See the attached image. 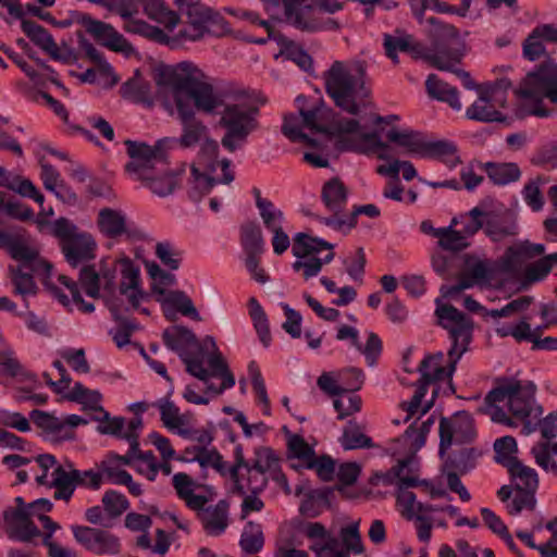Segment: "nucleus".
<instances>
[{
  "label": "nucleus",
  "instance_id": "33",
  "mask_svg": "<svg viewBox=\"0 0 557 557\" xmlns=\"http://www.w3.org/2000/svg\"><path fill=\"white\" fill-rule=\"evenodd\" d=\"M480 168L486 173L494 185L505 186L518 182L521 170L515 162H485Z\"/></svg>",
  "mask_w": 557,
  "mask_h": 557
},
{
  "label": "nucleus",
  "instance_id": "55",
  "mask_svg": "<svg viewBox=\"0 0 557 557\" xmlns=\"http://www.w3.org/2000/svg\"><path fill=\"white\" fill-rule=\"evenodd\" d=\"M301 126H304L302 120L300 121L298 116L294 114L286 115L283 121L282 133L292 143H301L312 148L319 147L318 140L305 134Z\"/></svg>",
  "mask_w": 557,
  "mask_h": 557
},
{
  "label": "nucleus",
  "instance_id": "24",
  "mask_svg": "<svg viewBox=\"0 0 557 557\" xmlns=\"http://www.w3.org/2000/svg\"><path fill=\"white\" fill-rule=\"evenodd\" d=\"M82 22L86 32L110 50L124 53L133 50L132 45L112 25L90 16H84Z\"/></svg>",
  "mask_w": 557,
  "mask_h": 557
},
{
  "label": "nucleus",
  "instance_id": "57",
  "mask_svg": "<svg viewBox=\"0 0 557 557\" xmlns=\"http://www.w3.org/2000/svg\"><path fill=\"white\" fill-rule=\"evenodd\" d=\"M295 470L300 469H309L314 470L319 479L323 482H330L333 480L335 474V462L334 460L327 456L323 455L321 457H312V459L308 463L302 465H292Z\"/></svg>",
  "mask_w": 557,
  "mask_h": 557
},
{
  "label": "nucleus",
  "instance_id": "58",
  "mask_svg": "<svg viewBox=\"0 0 557 557\" xmlns=\"http://www.w3.org/2000/svg\"><path fill=\"white\" fill-rule=\"evenodd\" d=\"M410 487H397L396 502L401 516L408 520L413 516L428 509L424 504L417 502L416 494L409 491Z\"/></svg>",
  "mask_w": 557,
  "mask_h": 557
},
{
  "label": "nucleus",
  "instance_id": "21",
  "mask_svg": "<svg viewBox=\"0 0 557 557\" xmlns=\"http://www.w3.org/2000/svg\"><path fill=\"white\" fill-rule=\"evenodd\" d=\"M104 292L108 293L106 296V305L110 310L113 320L116 322V326L110 330V335L113 342L119 348L126 346L133 333L138 329V324L135 320H131L123 315L124 312H128V308H124L122 299L112 293L111 284L104 286Z\"/></svg>",
  "mask_w": 557,
  "mask_h": 557
},
{
  "label": "nucleus",
  "instance_id": "35",
  "mask_svg": "<svg viewBox=\"0 0 557 557\" xmlns=\"http://www.w3.org/2000/svg\"><path fill=\"white\" fill-rule=\"evenodd\" d=\"M421 157L441 160L450 168L460 163L457 146L450 140H424Z\"/></svg>",
  "mask_w": 557,
  "mask_h": 557
},
{
  "label": "nucleus",
  "instance_id": "37",
  "mask_svg": "<svg viewBox=\"0 0 557 557\" xmlns=\"http://www.w3.org/2000/svg\"><path fill=\"white\" fill-rule=\"evenodd\" d=\"M253 469L267 473L272 480L281 481L285 475L281 471L280 458L270 447H258L255 449V458L250 463Z\"/></svg>",
  "mask_w": 557,
  "mask_h": 557
},
{
  "label": "nucleus",
  "instance_id": "56",
  "mask_svg": "<svg viewBox=\"0 0 557 557\" xmlns=\"http://www.w3.org/2000/svg\"><path fill=\"white\" fill-rule=\"evenodd\" d=\"M191 173V187L188 190L189 198L194 201H199L205 195L209 194L216 183L212 176L201 173L195 165L190 169Z\"/></svg>",
  "mask_w": 557,
  "mask_h": 557
},
{
  "label": "nucleus",
  "instance_id": "59",
  "mask_svg": "<svg viewBox=\"0 0 557 557\" xmlns=\"http://www.w3.org/2000/svg\"><path fill=\"white\" fill-rule=\"evenodd\" d=\"M341 444L344 449L370 448L373 446L371 437L366 435L357 424H349L344 429Z\"/></svg>",
  "mask_w": 557,
  "mask_h": 557
},
{
  "label": "nucleus",
  "instance_id": "7",
  "mask_svg": "<svg viewBox=\"0 0 557 557\" xmlns=\"http://www.w3.org/2000/svg\"><path fill=\"white\" fill-rule=\"evenodd\" d=\"M124 145L131 158L125 164V171L143 182L153 194L160 197L170 195L175 188L176 176L170 172L160 149L131 139H126Z\"/></svg>",
  "mask_w": 557,
  "mask_h": 557
},
{
  "label": "nucleus",
  "instance_id": "26",
  "mask_svg": "<svg viewBox=\"0 0 557 557\" xmlns=\"http://www.w3.org/2000/svg\"><path fill=\"white\" fill-rule=\"evenodd\" d=\"M517 219L510 211H485L484 234L492 242H502L518 234Z\"/></svg>",
  "mask_w": 557,
  "mask_h": 557
},
{
  "label": "nucleus",
  "instance_id": "64",
  "mask_svg": "<svg viewBox=\"0 0 557 557\" xmlns=\"http://www.w3.org/2000/svg\"><path fill=\"white\" fill-rule=\"evenodd\" d=\"M154 253L162 264L170 270L174 271L181 267L182 252L172 243H157Z\"/></svg>",
  "mask_w": 557,
  "mask_h": 557
},
{
  "label": "nucleus",
  "instance_id": "47",
  "mask_svg": "<svg viewBox=\"0 0 557 557\" xmlns=\"http://www.w3.org/2000/svg\"><path fill=\"white\" fill-rule=\"evenodd\" d=\"M329 491L326 488L312 490L308 492L301 500L299 511L308 518L320 516L324 508L329 506Z\"/></svg>",
  "mask_w": 557,
  "mask_h": 557
},
{
  "label": "nucleus",
  "instance_id": "1",
  "mask_svg": "<svg viewBox=\"0 0 557 557\" xmlns=\"http://www.w3.org/2000/svg\"><path fill=\"white\" fill-rule=\"evenodd\" d=\"M164 345L176 352L186 371L206 383V394L221 395L235 385V377L212 336L199 342L187 327L174 326L162 335Z\"/></svg>",
  "mask_w": 557,
  "mask_h": 557
},
{
  "label": "nucleus",
  "instance_id": "2",
  "mask_svg": "<svg viewBox=\"0 0 557 557\" xmlns=\"http://www.w3.org/2000/svg\"><path fill=\"white\" fill-rule=\"evenodd\" d=\"M0 248L20 262L17 267L10 265L9 273L14 286L13 293L23 297L26 307H28L26 298L37 294L38 287L34 276H37L61 304L67 305V296L50 281L52 264L41 258L35 247L27 244L24 235L0 230Z\"/></svg>",
  "mask_w": 557,
  "mask_h": 557
},
{
  "label": "nucleus",
  "instance_id": "53",
  "mask_svg": "<svg viewBox=\"0 0 557 557\" xmlns=\"http://www.w3.org/2000/svg\"><path fill=\"white\" fill-rule=\"evenodd\" d=\"M264 545V537L259 523L248 521L240 535L239 546L247 554L259 553Z\"/></svg>",
  "mask_w": 557,
  "mask_h": 557
},
{
  "label": "nucleus",
  "instance_id": "11",
  "mask_svg": "<svg viewBox=\"0 0 557 557\" xmlns=\"http://www.w3.org/2000/svg\"><path fill=\"white\" fill-rule=\"evenodd\" d=\"M182 14L186 15L188 26L180 30V37L191 41L201 39L206 34L221 37L231 28L224 17L206 7L200 0H176Z\"/></svg>",
  "mask_w": 557,
  "mask_h": 557
},
{
  "label": "nucleus",
  "instance_id": "32",
  "mask_svg": "<svg viewBox=\"0 0 557 557\" xmlns=\"http://www.w3.org/2000/svg\"><path fill=\"white\" fill-rule=\"evenodd\" d=\"M172 484L178 498L184 500L189 509L200 510L208 504V497L194 493L195 482L187 473H175L172 478Z\"/></svg>",
  "mask_w": 557,
  "mask_h": 557
},
{
  "label": "nucleus",
  "instance_id": "62",
  "mask_svg": "<svg viewBox=\"0 0 557 557\" xmlns=\"http://www.w3.org/2000/svg\"><path fill=\"white\" fill-rule=\"evenodd\" d=\"M438 245L448 251H462L470 246V242L463 236L459 230H451V227H442L438 237Z\"/></svg>",
  "mask_w": 557,
  "mask_h": 557
},
{
  "label": "nucleus",
  "instance_id": "22",
  "mask_svg": "<svg viewBox=\"0 0 557 557\" xmlns=\"http://www.w3.org/2000/svg\"><path fill=\"white\" fill-rule=\"evenodd\" d=\"M176 109L182 122V134L178 144L183 148L200 145L208 136V127L195 116L194 107L176 96Z\"/></svg>",
  "mask_w": 557,
  "mask_h": 557
},
{
  "label": "nucleus",
  "instance_id": "42",
  "mask_svg": "<svg viewBox=\"0 0 557 557\" xmlns=\"http://www.w3.org/2000/svg\"><path fill=\"white\" fill-rule=\"evenodd\" d=\"M481 456V451L473 447H461L454 450L445 459V469L458 471L466 474L476 466V460Z\"/></svg>",
  "mask_w": 557,
  "mask_h": 557
},
{
  "label": "nucleus",
  "instance_id": "44",
  "mask_svg": "<svg viewBox=\"0 0 557 557\" xmlns=\"http://www.w3.org/2000/svg\"><path fill=\"white\" fill-rule=\"evenodd\" d=\"M121 95L123 98L128 99L135 103H150L151 102V86L150 83L140 76H134L127 79L121 86Z\"/></svg>",
  "mask_w": 557,
  "mask_h": 557
},
{
  "label": "nucleus",
  "instance_id": "8",
  "mask_svg": "<svg viewBox=\"0 0 557 557\" xmlns=\"http://www.w3.org/2000/svg\"><path fill=\"white\" fill-rule=\"evenodd\" d=\"M220 114L219 126L224 131L221 145L227 152L243 149L249 136L258 129V107L243 101L240 94H232L224 103Z\"/></svg>",
  "mask_w": 557,
  "mask_h": 557
},
{
  "label": "nucleus",
  "instance_id": "15",
  "mask_svg": "<svg viewBox=\"0 0 557 557\" xmlns=\"http://www.w3.org/2000/svg\"><path fill=\"white\" fill-rule=\"evenodd\" d=\"M333 248V244L322 238L312 237L306 233L296 234L292 246V252L296 258L302 259L319 253L324 249L330 250V252L324 258L311 257L306 261L297 260L293 263V270L295 272L302 271L305 280L317 276L321 272L322 267L329 264L334 259Z\"/></svg>",
  "mask_w": 557,
  "mask_h": 557
},
{
  "label": "nucleus",
  "instance_id": "49",
  "mask_svg": "<svg viewBox=\"0 0 557 557\" xmlns=\"http://www.w3.org/2000/svg\"><path fill=\"white\" fill-rule=\"evenodd\" d=\"M98 421L97 432L103 435H112L116 438L125 440L128 433V426L125 428V419L123 417H111L107 410L101 411L99 414L91 418Z\"/></svg>",
  "mask_w": 557,
  "mask_h": 557
},
{
  "label": "nucleus",
  "instance_id": "40",
  "mask_svg": "<svg viewBox=\"0 0 557 557\" xmlns=\"http://www.w3.org/2000/svg\"><path fill=\"white\" fill-rule=\"evenodd\" d=\"M138 2L150 20L163 24L169 30L178 24V15L168 9L162 0H138Z\"/></svg>",
  "mask_w": 557,
  "mask_h": 557
},
{
  "label": "nucleus",
  "instance_id": "19",
  "mask_svg": "<svg viewBox=\"0 0 557 557\" xmlns=\"http://www.w3.org/2000/svg\"><path fill=\"white\" fill-rule=\"evenodd\" d=\"M71 530L75 542L90 554L113 556L121 553L120 537L108 530L79 524L71 525Z\"/></svg>",
  "mask_w": 557,
  "mask_h": 557
},
{
  "label": "nucleus",
  "instance_id": "51",
  "mask_svg": "<svg viewBox=\"0 0 557 557\" xmlns=\"http://www.w3.org/2000/svg\"><path fill=\"white\" fill-rule=\"evenodd\" d=\"M123 28L129 34L139 35L159 44L168 41V36L161 28L152 26L143 20L128 18L124 22Z\"/></svg>",
  "mask_w": 557,
  "mask_h": 557
},
{
  "label": "nucleus",
  "instance_id": "50",
  "mask_svg": "<svg viewBox=\"0 0 557 557\" xmlns=\"http://www.w3.org/2000/svg\"><path fill=\"white\" fill-rule=\"evenodd\" d=\"M274 41L281 48V53L285 54L287 59L295 62L302 70H308L312 65V58L300 46L280 34L274 37Z\"/></svg>",
  "mask_w": 557,
  "mask_h": 557
},
{
  "label": "nucleus",
  "instance_id": "3",
  "mask_svg": "<svg viewBox=\"0 0 557 557\" xmlns=\"http://www.w3.org/2000/svg\"><path fill=\"white\" fill-rule=\"evenodd\" d=\"M535 386L522 385L520 381L503 379L484 398L482 411L493 422L513 426V419L523 423L522 432L530 434L536 430V420L543 413L541 406L534 401Z\"/></svg>",
  "mask_w": 557,
  "mask_h": 557
},
{
  "label": "nucleus",
  "instance_id": "13",
  "mask_svg": "<svg viewBox=\"0 0 557 557\" xmlns=\"http://www.w3.org/2000/svg\"><path fill=\"white\" fill-rule=\"evenodd\" d=\"M52 234L60 239L61 250L71 267L76 268L96 257L97 244L92 236L78 232L76 225L66 218L54 221Z\"/></svg>",
  "mask_w": 557,
  "mask_h": 557
},
{
  "label": "nucleus",
  "instance_id": "54",
  "mask_svg": "<svg viewBox=\"0 0 557 557\" xmlns=\"http://www.w3.org/2000/svg\"><path fill=\"white\" fill-rule=\"evenodd\" d=\"M525 261V255L519 244L508 247L504 255L495 260V263L499 274H512L516 273Z\"/></svg>",
  "mask_w": 557,
  "mask_h": 557
},
{
  "label": "nucleus",
  "instance_id": "41",
  "mask_svg": "<svg viewBox=\"0 0 557 557\" xmlns=\"http://www.w3.org/2000/svg\"><path fill=\"white\" fill-rule=\"evenodd\" d=\"M508 470L512 481H515V490L536 492L539 487V478L534 469L522 465L518 459L512 458L509 461Z\"/></svg>",
  "mask_w": 557,
  "mask_h": 557
},
{
  "label": "nucleus",
  "instance_id": "6",
  "mask_svg": "<svg viewBox=\"0 0 557 557\" xmlns=\"http://www.w3.org/2000/svg\"><path fill=\"white\" fill-rule=\"evenodd\" d=\"M364 76L362 64L344 61H334L322 74L326 95L336 107L351 115L360 112L370 96Z\"/></svg>",
  "mask_w": 557,
  "mask_h": 557
},
{
  "label": "nucleus",
  "instance_id": "23",
  "mask_svg": "<svg viewBox=\"0 0 557 557\" xmlns=\"http://www.w3.org/2000/svg\"><path fill=\"white\" fill-rule=\"evenodd\" d=\"M5 533L12 541L28 543L40 535L37 525L30 519L27 507L8 508L3 512Z\"/></svg>",
  "mask_w": 557,
  "mask_h": 557
},
{
  "label": "nucleus",
  "instance_id": "17",
  "mask_svg": "<svg viewBox=\"0 0 557 557\" xmlns=\"http://www.w3.org/2000/svg\"><path fill=\"white\" fill-rule=\"evenodd\" d=\"M476 431L472 416L467 411H458L450 418L440 421L438 454L444 458L453 445L469 444L474 441Z\"/></svg>",
  "mask_w": 557,
  "mask_h": 557
},
{
  "label": "nucleus",
  "instance_id": "16",
  "mask_svg": "<svg viewBox=\"0 0 557 557\" xmlns=\"http://www.w3.org/2000/svg\"><path fill=\"white\" fill-rule=\"evenodd\" d=\"M510 87L509 79H497L485 92H481L479 99L467 109V117L485 123L505 121L504 114L495 107L496 104L502 108L505 107L506 92Z\"/></svg>",
  "mask_w": 557,
  "mask_h": 557
},
{
  "label": "nucleus",
  "instance_id": "34",
  "mask_svg": "<svg viewBox=\"0 0 557 557\" xmlns=\"http://www.w3.org/2000/svg\"><path fill=\"white\" fill-rule=\"evenodd\" d=\"M425 89L428 95L442 102H446L454 110L461 109L459 92L456 87L440 79L435 74H430L425 81Z\"/></svg>",
  "mask_w": 557,
  "mask_h": 557
},
{
  "label": "nucleus",
  "instance_id": "10",
  "mask_svg": "<svg viewBox=\"0 0 557 557\" xmlns=\"http://www.w3.org/2000/svg\"><path fill=\"white\" fill-rule=\"evenodd\" d=\"M329 136L336 138L335 147L339 151H352L362 154L376 153L381 160H388V145L381 140L376 132H361L356 119H341L330 126Z\"/></svg>",
  "mask_w": 557,
  "mask_h": 557
},
{
  "label": "nucleus",
  "instance_id": "14",
  "mask_svg": "<svg viewBox=\"0 0 557 557\" xmlns=\"http://www.w3.org/2000/svg\"><path fill=\"white\" fill-rule=\"evenodd\" d=\"M103 484V474L94 469L78 470L74 463L66 460L58 465L52 471L53 498L70 502L76 487L98 491Z\"/></svg>",
  "mask_w": 557,
  "mask_h": 557
},
{
  "label": "nucleus",
  "instance_id": "27",
  "mask_svg": "<svg viewBox=\"0 0 557 557\" xmlns=\"http://www.w3.org/2000/svg\"><path fill=\"white\" fill-rule=\"evenodd\" d=\"M305 0H286L282 3L286 21L302 32H321L320 16L309 5H302Z\"/></svg>",
  "mask_w": 557,
  "mask_h": 557
},
{
  "label": "nucleus",
  "instance_id": "36",
  "mask_svg": "<svg viewBox=\"0 0 557 557\" xmlns=\"http://www.w3.org/2000/svg\"><path fill=\"white\" fill-rule=\"evenodd\" d=\"M97 224L108 238H117L127 232L125 215L111 208H103L98 213Z\"/></svg>",
  "mask_w": 557,
  "mask_h": 557
},
{
  "label": "nucleus",
  "instance_id": "30",
  "mask_svg": "<svg viewBox=\"0 0 557 557\" xmlns=\"http://www.w3.org/2000/svg\"><path fill=\"white\" fill-rule=\"evenodd\" d=\"M219 144L215 139L209 136L200 144L199 160L203 163L208 172L213 173L218 166L221 168L222 177L220 182L223 184H230L234 181V173L231 170V161L226 158L218 160L219 157Z\"/></svg>",
  "mask_w": 557,
  "mask_h": 557
},
{
  "label": "nucleus",
  "instance_id": "29",
  "mask_svg": "<svg viewBox=\"0 0 557 557\" xmlns=\"http://www.w3.org/2000/svg\"><path fill=\"white\" fill-rule=\"evenodd\" d=\"M230 503L220 499L214 506H203L196 510L205 532L210 536H220L228 527Z\"/></svg>",
  "mask_w": 557,
  "mask_h": 557
},
{
  "label": "nucleus",
  "instance_id": "31",
  "mask_svg": "<svg viewBox=\"0 0 557 557\" xmlns=\"http://www.w3.org/2000/svg\"><path fill=\"white\" fill-rule=\"evenodd\" d=\"M244 470L246 471V475L238 473L237 478L231 479L233 482V493L244 496L247 492L252 494L263 492L270 476L260 470L253 469L251 465Z\"/></svg>",
  "mask_w": 557,
  "mask_h": 557
},
{
  "label": "nucleus",
  "instance_id": "48",
  "mask_svg": "<svg viewBox=\"0 0 557 557\" xmlns=\"http://www.w3.org/2000/svg\"><path fill=\"white\" fill-rule=\"evenodd\" d=\"M163 306L171 307L185 317L193 320H200L191 299L182 290H171L164 297L158 298Z\"/></svg>",
  "mask_w": 557,
  "mask_h": 557
},
{
  "label": "nucleus",
  "instance_id": "52",
  "mask_svg": "<svg viewBox=\"0 0 557 557\" xmlns=\"http://www.w3.org/2000/svg\"><path fill=\"white\" fill-rule=\"evenodd\" d=\"M143 429V420L140 417H135L128 422V433L125 435V441L129 443L128 451L123 455L112 454L111 458L119 461L125 466H132L134 460H136L135 456L138 450V438L139 432Z\"/></svg>",
  "mask_w": 557,
  "mask_h": 557
},
{
  "label": "nucleus",
  "instance_id": "63",
  "mask_svg": "<svg viewBox=\"0 0 557 557\" xmlns=\"http://www.w3.org/2000/svg\"><path fill=\"white\" fill-rule=\"evenodd\" d=\"M102 505L109 517L117 518L128 509L129 502L124 494L109 490L102 496Z\"/></svg>",
  "mask_w": 557,
  "mask_h": 557
},
{
  "label": "nucleus",
  "instance_id": "45",
  "mask_svg": "<svg viewBox=\"0 0 557 557\" xmlns=\"http://www.w3.org/2000/svg\"><path fill=\"white\" fill-rule=\"evenodd\" d=\"M322 199L332 212H341L347 202V190L338 178H332L322 188Z\"/></svg>",
  "mask_w": 557,
  "mask_h": 557
},
{
  "label": "nucleus",
  "instance_id": "46",
  "mask_svg": "<svg viewBox=\"0 0 557 557\" xmlns=\"http://www.w3.org/2000/svg\"><path fill=\"white\" fill-rule=\"evenodd\" d=\"M466 268L469 276L478 282V284L490 283L496 274H499L495 260L479 259L469 257L466 261Z\"/></svg>",
  "mask_w": 557,
  "mask_h": 557
},
{
  "label": "nucleus",
  "instance_id": "12",
  "mask_svg": "<svg viewBox=\"0 0 557 557\" xmlns=\"http://www.w3.org/2000/svg\"><path fill=\"white\" fill-rule=\"evenodd\" d=\"M518 95L534 102L525 108V114L537 117H548L552 110L543 106V98L557 103V65H541L535 72L529 73L524 78Z\"/></svg>",
  "mask_w": 557,
  "mask_h": 557
},
{
  "label": "nucleus",
  "instance_id": "18",
  "mask_svg": "<svg viewBox=\"0 0 557 557\" xmlns=\"http://www.w3.org/2000/svg\"><path fill=\"white\" fill-rule=\"evenodd\" d=\"M239 242L245 255V267L251 277L260 284L269 281L265 271L260 267V257L264 251V240L260 226L251 221L242 224Z\"/></svg>",
  "mask_w": 557,
  "mask_h": 557
},
{
  "label": "nucleus",
  "instance_id": "25",
  "mask_svg": "<svg viewBox=\"0 0 557 557\" xmlns=\"http://www.w3.org/2000/svg\"><path fill=\"white\" fill-rule=\"evenodd\" d=\"M121 283L119 295L128 299L129 306L134 310L139 309V304L144 298L140 289V272L139 268L128 258L120 261Z\"/></svg>",
  "mask_w": 557,
  "mask_h": 557
},
{
  "label": "nucleus",
  "instance_id": "61",
  "mask_svg": "<svg viewBox=\"0 0 557 557\" xmlns=\"http://www.w3.org/2000/svg\"><path fill=\"white\" fill-rule=\"evenodd\" d=\"M485 210L474 207L465 214H461V228L459 230L469 240L480 230L484 231Z\"/></svg>",
  "mask_w": 557,
  "mask_h": 557
},
{
  "label": "nucleus",
  "instance_id": "39",
  "mask_svg": "<svg viewBox=\"0 0 557 557\" xmlns=\"http://www.w3.org/2000/svg\"><path fill=\"white\" fill-rule=\"evenodd\" d=\"M23 33L38 47L46 52L50 53L54 59H58V47L50 33L30 20H23L21 23Z\"/></svg>",
  "mask_w": 557,
  "mask_h": 557
},
{
  "label": "nucleus",
  "instance_id": "5",
  "mask_svg": "<svg viewBox=\"0 0 557 557\" xmlns=\"http://www.w3.org/2000/svg\"><path fill=\"white\" fill-rule=\"evenodd\" d=\"M157 85L171 88L175 102L176 96L188 103L193 100L197 110L208 114L218 113L231 97L216 92L213 86L205 81L202 71L187 61L160 70Z\"/></svg>",
  "mask_w": 557,
  "mask_h": 557
},
{
  "label": "nucleus",
  "instance_id": "38",
  "mask_svg": "<svg viewBox=\"0 0 557 557\" xmlns=\"http://www.w3.org/2000/svg\"><path fill=\"white\" fill-rule=\"evenodd\" d=\"M383 46L386 55L394 62L398 63V53L406 52L414 55L420 54L421 47L414 42L410 35H391L384 34Z\"/></svg>",
  "mask_w": 557,
  "mask_h": 557
},
{
  "label": "nucleus",
  "instance_id": "20",
  "mask_svg": "<svg viewBox=\"0 0 557 557\" xmlns=\"http://www.w3.org/2000/svg\"><path fill=\"white\" fill-rule=\"evenodd\" d=\"M29 417L35 425L58 441H71L75 437L74 429L88 424V420L78 414L58 418L52 413L34 409Z\"/></svg>",
  "mask_w": 557,
  "mask_h": 557
},
{
  "label": "nucleus",
  "instance_id": "28",
  "mask_svg": "<svg viewBox=\"0 0 557 557\" xmlns=\"http://www.w3.org/2000/svg\"><path fill=\"white\" fill-rule=\"evenodd\" d=\"M414 459L400 458L397 465L388 471L381 473L379 479L383 485H395L396 487H417L420 485L429 486L426 481L418 478L417 471L413 469Z\"/></svg>",
  "mask_w": 557,
  "mask_h": 557
},
{
  "label": "nucleus",
  "instance_id": "60",
  "mask_svg": "<svg viewBox=\"0 0 557 557\" xmlns=\"http://www.w3.org/2000/svg\"><path fill=\"white\" fill-rule=\"evenodd\" d=\"M147 272L153 280L151 286L152 292L161 297H164L169 293L165 289L168 286H173L176 283L175 275L166 272L156 262L147 264Z\"/></svg>",
  "mask_w": 557,
  "mask_h": 557
},
{
  "label": "nucleus",
  "instance_id": "9",
  "mask_svg": "<svg viewBox=\"0 0 557 557\" xmlns=\"http://www.w3.org/2000/svg\"><path fill=\"white\" fill-rule=\"evenodd\" d=\"M426 23L433 51L428 52L424 59L441 71H454V65L459 64L463 57L465 47L458 29L437 17H429Z\"/></svg>",
  "mask_w": 557,
  "mask_h": 557
},
{
  "label": "nucleus",
  "instance_id": "43",
  "mask_svg": "<svg viewBox=\"0 0 557 557\" xmlns=\"http://www.w3.org/2000/svg\"><path fill=\"white\" fill-rule=\"evenodd\" d=\"M386 138L388 141L406 149L407 152L419 154L421 157L424 139L419 132L391 128L386 133Z\"/></svg>",
  "mask_w": 557,
  "mask_h": 557
},
{
  "label": "nucleus",
  "instance_id": "4",
  "mask_svg": "<svg viewBox=\"0 0 557 557\" xmlns=\"http://www.w3.org/2000/svg\"><path fill=\"white\" fill-rule=\"evenodd\" d=\"M435 304V315L438 324L447 330L451 347L448 350L447 366L443 364L442 352L426 356L420 362L419 372L422 380L426 382L451 380L458 361L469 348L474 327L473 320L453 305L442 304L438 298Z\"/></svg>",
  "mask_w": 557,
  "mask_h": 557
}]
</instances>
